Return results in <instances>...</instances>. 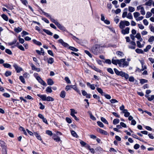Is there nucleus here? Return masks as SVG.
Wrapping results in <instances>:
<instances>
[{
  "mask_svg": "<svg viewBox=\"0 0 154 154\" xmlns=\"http://www.w3.org/2000/svg\"><path fill=\"white\" fill-rule=\"evenodd\" d=\"M71 133L72 135L74 137L78 138V136L77 134H76V133L74 131H71Z\"/></svg>",
  "mask_w": 154,
  "mask_h": 154,
  "instance_id": "nucleus-30",
  "label": "nucleus"
},
{
  "mask_svg": "<svg viewBox=\"0 0 154 154\" xmlns=\"http://www.w3.org/2000/svg\"><path fill=\"white\" fill-rule=\"evenodd\" d=\"M140 15V14L138 12H135L134 13V17L136 19Z\"/></svg>",
  "mask_w": 154,
  "mask_h": 154,
  "instance_id": "nucleus-31",
  "label": "nucleus"
},
{
  "mask_svg": "<svg viewBox=\"0 0 154 154\" xmlns=\"http://www.w3.org/2000/svg\"><path fill=\"white\" fill-rule=\"evenodd\" d=\"M128 11L130 12H133L135 11V9L133 7L129 6L128 7Z\"/></svg>",
  "mask_w": 154,
  "mask_h": 154,
  "instance_id": "nucleus-44",
  "label": "nucleus"
},
{
  "mask_svg": "<svg viewBox=\"0 0 154 154\" xmlns=\"http://www.w3.org/2000/svg\"><path fill=\"white\" fill-rule=\"evenodd\" d=\"M152 2V0H149L147 2L145 3V5L149 6L151 5Z\"/></svg>",
  "mask_w": 154,
  "mask_h": 154,
  "instance_id": "nucleus-33",
  "label": "nucleus"
},
{
  "mask_svg": "<svg viewBox=\"0 0 154 154\" xmlns=\"http://www.w3.org/2000/svg\"><path fill=\"white\" fill-rule=\"evenodd\" d=\"M116 54L119 57H122L124 55V53L120 51H117Z\"/></svg>",
  "mask_w": 154,
  "mask_h": 154,
  "instance_id": "nucleus-15",
  "label": "nucleus"
},
{
  "mask_svg": "<svg viewBox=\"0 0 154 154\" xmlns=\"http://www.w3.org/2000/svg\"><path fill=\"white\" fill-rule=\"evenodd\" d=\"M103 96H104V97L107 99H110L111 98V97L109 94H104V95Z\"/></svg>",
  "mask_w": 154,
  "mask_h": 154,
  "instance_id": "nucleus-58",
  "label": "nucleus"
},
{
  "mask_svg": "<svg viewBox=\"0 0 154 154\" xmlns=\"http://www.w3.org/2000/svg\"><path fill=\"white\" fill-rule=\"evenodd\" d=\"M87 85L89 86L92 90H94L95 89V87L94 84H91L89 82L87 83Z\"/></svg>",
  "mask_w": 154,
  "mask_h": 154,
  "instance_id": "nucleus-12",
  "label": "nucleus"
},
{
  "mask_svg": "<svg viewBox=\"0 0 154 154\" xmlns=\"http://www.w3.org/2000/svg\"><path fill=\"white\" fill-rule=\"evenodd\" d=\"M97 90L98 92L100 93L102 96H103L104 95V94H105V93L103 92L101 88H97Z\"/></svg>",
  "mask_w": 154,
  "mask_h": 154,
  "instance_id": "nucleus-22",
  "label": "nucleus"
},
{
  "mask_svg": "<svg viewBox=\"0 0 154 154\" xmlns=\"http://www.w3.org/2000/svg\"><path fill=\"white\" fill-rule=\"evenodd\" d=\"M131 136L134 138H136V139H137L139 140H140V141H143L142 140H141L140 139H139L138 137L135 134H132L131 135Z\"/></svg>",
  "mask_w": 154,
  "mask_h": 154,
  "instance_id": "nucleus-55",
  "label": "nucleus"
},
{
  "mask_svg": "<svg viewBox=\"0 0 154 154\" xmlns=\"http://www.w3.org/2000/svg\"><path fill=\"white\" fill-rule=\"evenodd\" d=\"M148 41L149 42H151L154 41V36H151L149 39Z\"/></svg>",
  "mask_w": 154,
  "mask_h": 154,
  "instance_id": "nucleus-47",
  "label": "nucleus"
},
{
  "mask_svg": "<svg viewBox=\"0 0 154 154\" xmlns=\"http://www.w3.org/2000/svg\"><path fill=\"white\" fill-rule=\"evenodd\" d=\"M85 52L86 54H87L88 55V56L90 57L91 58L92 57V55L91 54V53H90V52L88 51H87V50H85Z\"/></svg>",
  "mask_w": 154,
  "mask_h": 154,
  "instance_id": "nucleus-51",
  "label": "nucleus"
},
{
  "mask_svg": "<svg viewBox=\"0 0 154 154\" xmlns=\"http://www.w3.org/2000/svg\"><path fill=\"white\" fill-rule=\"evenodd\" d=\"M128 79H129V80L130 82H134V79L133 76H130L129 77H128Z\"/></svg>",
  "mask_w": 154,
  "mask_h": 154,
  "instance_id": "nucleus-63",
  "label": "nucleus"
},
{
  "mask_svg": "<svg viewBox=\"0 0 154 154\" xmlns=\"http://www.w3.org/2000/svg\"><path fill=\"white\" fill-rule=\"evenodd\" d=\"M22 30V29L18 27L17 28H16L14 29V31L17 33H18L21 32Z\"/></svg>",
  "mask_w": 154,
  "mask_h": 154,
  "instance_id": "nucleus-27",
  "label": "nucleus"
},
{
  "mask_svg": "<svg viewBox=\"0 0 154 154\" xmlns=\"http://www.w3.org/2000/svg\"><path fill=\"white\" fill-rule=\"evenodd\" d=\"M72 36V38L75 41H76L77 42H78L79 41V39L76 37L75 36L73 35L72 34H70Z\"/></svg>",
  "mask_w": 154,
  "mask_h": 154,
  "instance_id": "nucleus-46",
  "label": "nucleus"
},
{
  "mask_svg": "<svg viewBox=\"0 0 154 154\" xmlns=\"http://www.w3.org/2000/svg\"><path fill=\"white\" fill-rule=\"evenodd\" d=\"M100 46L98 45H95L91 48V51L93 53L97 55L99 52Z\"/></svg>",
  "mask_w": 154,
  "mask_h": 154,
  "instance_id": "nucleus-3",
  "label": "nucleus"
},
{
  "mask_svg": "<svg viewBox=\"0 0 154 154\" xmlns=\"http://www.w3.org/2000/svg\"><path fill=\"white\" fill-rule=\"evenodd\" d=\"M130 25V23L126 20H121L119 23V28L122 29L121 32L123 35L128 34L129 32L130 28L127 27L124 29L125 27V26H128Z\"/></svg>",
  "mask_w": 154,
  "mask_h": 154,
  "instance_id": "nucleus-1",
  "label": "nucleus"
},
{
  "mask_svg": "<svg viewBox=\"0 0 154 154\" xmlns=\"http://www.w3.org/2000/svg\"><path fill=\"white\" fill-rule=\"evenodd\" d=\"M118 75L124 77L126 79H128L129 77V75L128 74L122 71H120Z\"/></svg>",
  "mask_w": 154,
  "mask_h": 154,
  "instance_id": "nucleus-5",
  "label": "nucleus"
},
{
  "mask_svg": "<svg viewBox=\"0 0 154 154\" xmlns=\"http://www.w3.org/2000/svg\"><path fill=\"white\" fill-rule=\"evenodd\" d=\"M125 60L126 59L125 58L120 60H115L112 59V63L116 65L118 64L119 66L124 67L128 66L129 64V63Z\"/></svg>",
  "mask_w": 154,
  "mask_h": 154,
  "instance_id": "nucleus-2",
  "label": "nucleus"
},
{
  "mask_svg": "<svg viewBox=\"0 0 154 154\" xmlns=\"http://www.w3.org/2000/svg\"><path fill=\"white\" fill-rule=\"evenodd\" d=\"M5 51L8 54H9L11 55V54H12L11 51L9 49H6L5 50Z\"/></svg>",
  "mask_w": 154,
  "mask_h": 154,
  "instance_id": "nucleus-57",
  "label": "nucleus"
},
{
  "mask_svg": "<svg viewBox=\"0 0 154 154\" xmlns=\"http://www.w3.org/2000/svg\"><path fill=\"white\" fill-rule=\"evenodd\" d=\"M72 88L74 90H75L76 92L78 93L79 94H81V93L80 90L77 88L76 86L75 85H73L72 86Z\"/></svg>",
  "mask_w": 154,
  "mask_h": 154,
  "instance_id": "nucleus-13",
  "label": "nucleus"
},
{
  "mask_svg": "<svg viewBox=\"0 0 154 154\" xmlns=\"http://www.w3.org/2000/svg\"><path fill=\"white\" fill-rule=\"evenodd\" d=\"M140 41H137V46L139 48H142L143 46V45H141V43L140 42Z\"/></svg>",
  "mask_w": 154,
  "mask_h": 154,
  "instance_id": "nucleus-28",
  "label": "nucleus"
},
{
  "mask_svg": "<svg viewBox=\"0 0 154 154\" xmlns=\"http://www.w3.org/2000/svg\"><path fill=\"white\" fill-rule=\"evenodd\" d=\"M34 135L36 138L40 140H42V138L41 136L36 132H34Z\"/></svg>",
  "mask_w": 154,
  "mask_h": 154,
  "instance_id": "nucleus-29",
  "label": "nucleus"
},
{
  "mask_svg": "<svg viewBox=\"0 0 154 154\" xmlns=\"http://www.w3.org/2000/svg\"><path fill=\"white\" fill-rule=\"evenodd\" d=\"M65 96L66 92L65 91H62L60 94V97L63 98H64L65 97Z\"/></svg>",
  "mask_w": 154,
  "mask_h": 154,
  "instance_id": "nucleus-26",
  "label": "nucleus"
},
{
  "mask_svg": "<svg viewBox=\"0 0 154 154\" xmlns=\"http://www.w3.org/2000/svg\"><path fill=\"white\" fill-rule=\"evenodd\" d=\"M98 125L100 127L103 128L104 127V125L101 122L98 121L97 122Z\"/></svg>",
  "mask_w": 154,
  "mask_h": 154,
  "instance_id": "nucleus-49",
  "label": "nucleus"
},
{
  "mask_svg": "<svg viewBox=\"0 0 154 154\" xmlns=\"http://www.w3.org/2000/svg\"><path fill=\"white\" fill-rule=\"evenodd\" d=\"M36 78L38 82L42 85L44 86L46 85V83L43 81L39 76H37L36 77Z\"/></svg>",
  "mask_w": 154,
  "mask_h": 154,
  "instance_id": "nucleus-7",
  "label": "nucleus"
},
{
  "mask_svg": "<svg viewBox=\"0 0 154 154\" xmlns=\"http://www.w3.org/2000/svg\"><path fill=\"white\" fill-rule=\"evenodd\" d=\"M2 18L5 21H7L8 20V17L7 16L4 14H3L1 15Z\"/></svg>",
  "mask_w": 154,
  "mask_h": 154,
  "instance_id": "nucleus-18",
  "label": "nucleus"
},
{
  "mask_svg": "<svg viewBox=\"0 0 154 154\" xmlns=\"http://www.w3.org/2000/svg\"><path fill=\"white\" fill-rule=\"evenodd\" d=\"M101 121L103 122L104 123H105L107 124H108V122L107 121V120L105 118L103 117H102L101 118Z\"/></svg>",
  "mask_w": 154,
  "mask_h": 154,
  "instance_id": "nucleus-35",
  "label": "nucleus"
},
{
  "mask_svg": "<svg viewBox=\"0 0 154 154\" xmlns=\"http://www.w3.org/2000/svg\"><path fill=\"white\" fill-rule=\"evenodd\" d=\"M98 131H99L100 133L104 134V135H107L108 134L107 132L102 129H101L100 128L98 129Z\"/></svg>",
  "mask_w": 154,
  "mask_h": 154,
  "instance_id": "nucleus-16",
  "label": "nucleus"
},
{
  "mask_svg": "<svg viewBox=\"0 0 154 154\" xmlns=\"http://www.w3.org/2000/svg\"><path fill=\"white\" fill-rule=\"evenodd\" d=\"M47 83L48 85H51L54 84V82L52 79H49L48 80Z\"/></svg>",
  "mask_w": 154,
  "mask_h": 154,
  "instance_id": "nucleus-21",
  "label": "nucleus"
},
{
  "mask_svg": "<svg viewBox=\"0 0 154 154\" xmlns=\"http://www.w3.org/2000/svg\"><path fill=\"white\" fill-rule=\"evenodd\" d=\"M11 72L9 71H7L5 73V75L6 76L8 77L11 75Z\"/></svg>",
  "mask_w": 154,
  "mask_h": 154,
  "instance_id": "nucleus-45",
  "label": "nucleus"
},
{
  "mask_svg": "<svg viewBox=\"0 0 154 154\" xmlns=\"http://www.w3.org/2000/svg\"><path fill=\"white\" fill-rule=\"evenodd\" d=\"M43 31L46 34L49 35L51 36L53 35V33L48 30L44 29H43Z\"/></svg>",
  "mask_w": 154,
  "mask_h": 154,
  "instance_id": "nucleus-17",
  "label": "nucleus"
},
{
  "mask_svg": "<svg viewBox=\"0 0 154 154\" xmlns=\"http://www.w3.org/2000/svg\"><path fill=\"white\" fill-rule=\"evenodd\" d=\"M65 80L68 83H69V84L71 83V82L70 81L68 77H65Z\"/></svg>",
  "mask_w": 154,
  "mask_h": 154,
  "instance_id": "nucleus-52",
  "label": "nucleus"
},
{
  "mask_svg": "<svg viewBox=\"0 0 154 154\" xmlns=\"http://www.w3.org/2000/svg\"><path fill=\"white\" fill-rule=\"evenodd\" d=\"M19 79L22 83H25V79L23 76H20L19 77Z\"/></svg>",
  "mask_w": 154,
  "mask_h": 154,
  "instance_id": "nucleus-50",
  "label": "nucleus"
},
{
  "mask_svg": "<svg viewBox=\"0 0 154 154\" xmlns=\"http://www.w3.org/2000/svg\"><path fill=\"white\" fill-rule=\"evenodd\" d=\"M135 51L138 54H143L144 52L143 50L138 48L136 49L135 50Z\"/></svg>",
  "mask_w": 154,
  "mask_h": 154,
  "instance_id": "nucleus-24",
  "label": "nucleus"
},
{
  "mask_svg": "<svg viewBox=\"0 0 154 154\" xmlns=\"http://www.w3.org/2000/svg\"><path fill=\"white\" fill-rule=\"evenodd\" d=\"M71 110V113L70 115L72 116L75 119L76 121L79 120V119L77 118L76 116L75 115V114L77 113V112L75 111V110L74 109H70Z\"/></svg>",
  "mask_w": 154,
  "mask_h": 154,
  "instance_id": "nucleus-4",
  "label": "nucleus"
},
{
  "mask_svg": "<svg viewBox=\"0 0 154 154\" xmlns=\"http://www.w3.org/2000/svg\"><path fill=\"white\" fill-rule=\"evenodd\" d=\"M37 96L43 100L46 101L47 97L45 95H40V94H38Z\"/></svg>",
  "mask_w": 154,
  "mask_h": 154,
  "instance_id": "nucleus-9",
  "label": "nucleus"
},
{
  "mask_svg": "<svg viewBox=\"0 0 154 154\" xmlns=\"http://www.w3.org/2000/svg\"><path fill=\"white\" fill-rule=\"evenodd\" d=\"M151 48V46L150 45H147L146 48L144 49V51L145 52H147Z\"/></svg>",
  "mask_w": 154,
  "mask_h": 154,
  "instance_id": "nucleus-40",
  "label": "nucleus"
},
{
  "mask_svg": "<svg viewBox=\"0 0 154 154\" xmlns=\"http://www.w3.org/2000/svg\"><path fill=\"white\" fill-rule=\"evenodd\" d=\"M46 91L48 93H51L52 92V91L51 89V87H47Z\"/></svg>",
  "mask_w": 154,
  "mask_h": 154,
  "instance_id": "nucleus-42",
  "label": "nucleus"
},
{
  "mask_svg": "<svg viewBox=\"0 0 154 154\" xmlns=\"http://www.w3.org/2000/svg\"><path fill=\"white\" fill-rule=\"evenodd\" d=\"M127 17L130 19H132L133 18V16L131 13H129L128 14L127 16Z\"/></svg>",
  "mask_w": 154,
  "mask_h": 154,
  "instance_id": "nucleus-39",
  "label": "nucleus"
},
{
  "mask_svg": "<svg viewBox=\"0 0 154 154\" xmlns=\"http://www.w3.org/2000/svg\"><path fill=\"white\" fill-rule=\"evenodd\" d=\"M3 95L4 97L7 98L9 97H10V95L8 93H4L3 94Z\"/></svg>",
  "mask_w": 154,
  "mask_h": 154,
  "instance_id": "nucleus-61",
  "label": "nucleus"
},
{
  "mask_svg": "<svg viewBox=\"0 0 154 154\" xmlns=\"http://www.w3.org/2000/svg\"><path fill=\"white\" fill-rule=\"evenodd\" d=\"M13 66L15 69L16 70L17 73L20 72L21 71L23 70V69L21 67L17 65L16 63H14Z\"/></svg>",
  "mask_w": 154,
  "mask_h": 154,
  "instance_id": "nucleus-6",
  "label": "nucleus"
},
{
  "mask_svg": "<svg viewBox=\"0 0 154 154\" xmlns=\"http://www.w3.org/2000/svg\"><path fill=\"white\" fill-rule=\"evenodd\" d=\"M135 37L138 40H139V41L140 42H141L143 41V38L141 37V35L140 33H137L136 34V35L135 36Z\"/></svg>",
  "mask_w": 154,
  "mask_h": 154,
  "instance_id": "nucleus-11",
  "label": "nucleus"
},
{
  "mask_svg": "<svg viewBox=\"0 0 154 154\" xmlns=\"http://www.w3.org/2000/svg\"><path fill=\"white\" fill-rule=\"evenodd\" d=\"M3 65L4 67L7 68H10L11 66L10 64L7 63H4Z\"/></svg>",
  "mask_w": 154,
  "mask_h": 154,
  "instance_id": "nucleus-43",
  "label": "nucleus"
},
{
  "mask_svg": "<svg viewBox=\"0 0 154 154\" xmlns=\"http://www.w3.org/2000/svg\"><path fill=\"white\" fill-rule=\"evenodd\" d=\"M140 13L141 14L143 15H144L145 14V12L143 7H142L141 8H140Z\"/></svg>",
  "mask_w": 154,
  "mask_h": 154,
  "instance_id": "nucleus-41",
  "label": "nucleus"
},
{
  "mask_svg": "<svg viewBox=\"0 0 154 154\" xmlns=\"http://www.w3.org/2000/svg\"><path fill=\"white\" fill-rule=\"evenodd\" d=\"M107 70L110 73L112 74H114V72L111 68H108L107 69Z\"/></svg>",
  "mask_w": 154,
  "mask_h": 154,
  "instance_id": "nucleus-54",
  "label": "nucleus"
},
{
  "mask_svg": "<svg viewBox=\"0 0 154 154\" xmlns=\"http://www.w3.org/2000/svg\"><path fill=\"white\" fill-rule=\"evenodd\" d=\"M32 41L34 44L38 45L40 46L42 45V44L41 42L39 41H38L35 39H33L32 40Z\"/></svg>",
  "mask_w": 154,
  "mask_h": 154,
  "instance_id": "nucleus-20",
  "label": "nucleus"
},
{
  "mask_svg": "<svg viewBox=\"0 0 154 154\" xmlns=\"http://www.w3.org/2000/svg\"><path fill=\"white\" fill-rule=\"evenodd\" d=\"M123 113H124V116L126 117H128L130 115V113L128 112L127 109L125 110L124 112H122Z\"/></svg>",
  "mask_w": 154,
  "mask_h": 154,
  "instance_id": "nucleus-14",
  "label": "nucleus"
},
{
  "mask_svg": "<svg viewBox=\"0 0 154 154\" xmlns=\"http://www.w3.org/2000/svg\"><path fill=\"white\" fill-rule=\"evenodd\" d=\"M119 122V120L118 119H115L113 121V123L114 125H116L118 124Z\"/></svg>",
  "mask_w": 154,
  "mask_h": 154,
  "instance_id": "nucleus-37",
  "label": "nucleus"
},
{
  "mask_svg": "<svg viewBox=\"0 0 154 154\" xmlns=\"http://www.w3.org/2000/svg\"><path fill=\"white\" fill-rule=\"evenodd\" d=\"M57 27L61 30H64L65 28L63 26H62L60 24L59 25V26H57Z\"/></svg>",
  "mask_w": 154,
  "mask_h": 154,
  "instance_id": "nucleus-62",
  "label": "nucleus"
},
{
  "mask_svg": "<svg viewBox=\"0 0 154 154\" xmlns=\"http://www.w3.org/2000/svg\"><path fill=\"white\" fill-rule=\"evenodd\" d=\"M72 85L66 86L65 89L66 90V91H68L69 90H70L72 88Z\"/></svg>",
  "mask_w": 154,
  "mask_h": 154,
  "instance_id": "nucleus-53",
  "label": "nucleus"
},
{
  "mask_svg": "<svg viewBox=\"0 0 154 154\" xmlns=\"http://www.w3.org/2000/svg\"><path fill=\"white\" fill-rule=\"evenodd\" d=\"M47 62L48 63L52 64L54 62V59L52 57H50L48 59Z\"/></svg>",
  "mask_w": 154,
  "mask_h": 154,
  "instance_id": "nucleus-25",
  "label": "nucleus"
},
{
  "mask_svg": "<svg viewBox=\"0 0 154 154\" xmlns=\"http://www.w3.org/2000/svg\"><path fill=\"white\" fill-rule=\"evenodd\" d=\"M128 10L127 8H125L124 9V11H126L124 12L122 15V17L123 18H125V17H127V12L126 11Z\"/></svg>",
  "mask_w": 154,
  "mask_h": 154,
  "instance_id": "nucleus-23",
  "label": "nucleus"
},
{
  "mask_svg": "<svg viewBox=\"0 0 154 154\" xmlns=\"http://www.w3.org/2000/svg\"><path fill=\"white\" fill-rule=\"evenodd\" d=\"M53 138L54 140L57 142H58L60 141V138L59 137H58L56 135L54 136L53 137Z\"/></svg>",
  "mask_w": 154,
  "mask_h": 154,
  "instance_id": "nucleus-19",
  "label": "nucleus"
},
{
  "mask_svg": "<svg viewBox=\"0 0 154 154\" xmlns=\"http://www.w3.org/2000/svg\"><path fill=\"white\" fill-rule=\"evenodd\" d=\"M148 82V80L144 79H141L140 80V82L141 84H143Z\"/></svg>",
  "mask_w": 154,
  "mask_h": 154,
  "instance_id": "nucleus-38",
  "label": "nucleus"
},
{
  "mask_svg": "<svg viewBox=\"0 0 154 154\" xmlns=\"http://www.w3.org/2000/svg\"><path fill=\"white\" fill-rule=\"evenodd\" d=\"M89 66L91 67L92 69H94L95 71L99 72L100 73H101V71L99 69L97 68L95 66Z\"/></svg>",
  "mask_w": 154,
  "mask_h": 154,
  "instance_id": "nucleus-10",
  "label": "nucleus"
},
{
  "mask_svg": "<svg viewBox=\"0 0 154 154\" xmlns=\"http://www.w3.org/2000/svg\"><path fill=\"white\" fill-rule=\"evenodd\" d=\"M69 48L70 50H71L73 51H74L77 52L78 51V50L77 49L75 48L74 47L70 46L69 47Z\"/></svg>",
  "mask_w": 154,
  "mask_h": 154,
  "instance_id": "nucleus-34",
  "label": "nucleus"
},
{
  "mask_svg": "<svg viewBox=\"0 0 154 154\" xmlns=\"http://www.w3.org/2000/svg\"><path fill=\"white\" fill-rule=\"evenodd\" d=\"M58 41L64 47H66L68 46V45L67 43L64 42L62 39H59Z\"/></svg>",
  "mask_w": 154,
  "mask_h": 154,
  "instance_id": "nucleus-8",
  "label": "nucleus"
},
{
  "mask_svg": "<svg viewBox=\"0 0 154 154\" xmlns=\"http://www.w3.org/2000/svg\"><path fill=\"white\" fill-rule=\"evenodd\" d=\"M43 13L45 15L48 17L49 19L51 17V16L50 15L44 12H43Z\"/></svg>",
  "mask_w": 154,
  "mask_h": 154,
  "instance_id": "nucleus-59",
  "label": "nucleus"
},
{
  "mask_svg": "<svg viewBox=\"0 0 154 154\" xmlns=\"http://www.w3.org/2000/svg\"><path fill=\"white\" fill-rule=\"evenodd\" d=\"M154 99V95H152L150 97L148 98V100L149 101H152Z\"/></svg>",
  "mask_w": 154,
  "mask_h": 154,
  "instance_id": "nucleus-64",
  "label": "nucleus"
},
{
  "mask_svg": "<svg viewBox=\"0 0 154 154\" xmlns=\"http://www.w3.org/2000/svg\"><path fill=\"white\" fill-rule=\"evenodd\" d=\"M46 133L50 136H51L53 135L52 131L49 130L46 131Z\"/></svg>",
  "mask_w": 154,
  "mask_h": 154,
  "instance_id": "nucleus-48",
  "label": "nucleus"
},
{
  "mask_svg": "<svg viewBox=\"0 0 154 154\" xmlns=\"http://www.w3.org/2000/svg\"><path fill=\"white\" fill-rule=\"evenodd\" d=\"M17 40L16 39H14L13 42H11L10 43H9V44L10 45H14L16 44L17 42Z\"/></svg>",
  "mask_w": 154,
  "mask_h": 154,
  "instance_id": "nucleus-56",
  "label": "nucleus"
},
{
  "mask_svg": "<svg viewBox=\"0 0 154 154\" xmlns=\"http://www.w3.org/2000/svg\"><path fill=\"white\" fill-rule=\"evenodd\" d=\"M143 23L144 25L147 26L149 22L146 19H144L143 20Z\"/></svg>",
  "mask_w": 154,
  "mask_h": 154,
  "instance_id": "nucleus-60",
  "label": "nucleus"
},
{
  "mask_svg": "<svg viewBox=\"0 0 154 154\" xmlns=\"http://www.w3.org/2000/svg\"><path fill=\"white\" fill-rule=\"evenodd\" d=\"M54 100V99L52 97L50 96H48V97H47L46 101H53Z\"/></svg>",
  "mask_w": 154,
  "mask_h": 154,
  "instance_id": "nucleus-32",
  "label": "nucleus"
},
{
  "mask_svg": "<svg viewBox=\"0 0 154 154\" xmlns=\"http://www.w3.org/2000/svg\"><path fill=\"white\" fill-rule=\"evenodd\" d=\"M152 16V14L150 12H147L146 13V18H148Z\"/></svg>",
  "mask_w": 154,
  "mask_h": 154,
  "instance_id": "nucleus-36",
  "label": "nucleus"
}]
</instances>
